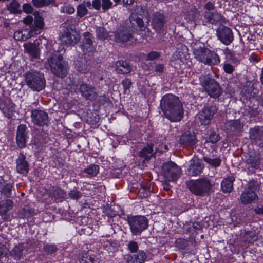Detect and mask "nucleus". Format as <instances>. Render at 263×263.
<instances>
[{"label":"nucleus","instance_id":"38","mask_svg":"<svg viewBox=\"0 0 263 263\" xmlns=\"http://www.w3.org/2000/svg\"><path fill=\"white\" fill-rule=\"evenodd\" d=\"M50 195L56 199L58 198H62L65 196L64 191L60 189L58 187H53L50 190Z\"/></svg>","mask_w":263,"mask_h":263},{"label":"nucleus","instance_id":"14","mask_svg":"<svg viewBox=\"0 0 263 263\" xmlns=\"http://www.w3.org/2000/svg\"><path fill=\"white\" fill-rule=\"evenodd\" d=\"M31 120L32 122L36 125L42 126L46 125L48 122V116L45 111L34 109L31 111Z\"/></svg>","mask_w":263,"mask_h":263},{"label":"nucleus","instance_id":"17","mask_svg":"<svg viewBox=\"0 0 263 263\" xmlns=\"http://www.w3.org/2000/svg\"><path fill=\"white\" fill-rule=\"evenodd\" d=\"M27 249L23 243L15 244L10 250L9 255L15 260H19L25 256Z\"/></svg>","mask_w":263,"mask_h":263},{"label":"nucleus","instance_id":"50","mask_svg":"<svg viewBox=\"0 0 263 263\" xmlns=\"http://www.w3.org/2000/svg\"><path fill=\"white\" fill-rule=\"evenodd\" d=\"M68 195L71 199L78 200L82 196V194L80 191L73 189L69 192Z\"/></svg>","mask_w":263,"mask_h":263},{"label":"nucleus","instance_id":"20","mask_svg":"<svg viewBox=\"0 0 263 263\" xmlns=\"http://www.w3.org/2000/svg\"><path fill=\"white\" fill-rule=\"evenodd\" d=\"M77 261L79 263H100V259L95 254L85 251L78 254Z\"/></svg>","mask_w":263,"mask_h":263},{"label":"nucleus","instance_id":"58","mask_svg":"<svg viewBox=\"0 0 263 263\" xmlns=\"http://www.w3.org/2000/svg\"><path fill=\"white\" fill-rule=\"evenodd\" d=\"M23 10L27 13H30L33 11V8L30 5L28 4H25L23 6Z\"/></svg>","mask_w":263,"mask_h":263},{"label":"nucleus","instance_id":"2","mask_svg":"<svg viewBox=\"0 0 263 263\" xmlns=\"http://www.w3.org/2000/svg\"><path fill=\"white\" fill-rule=\"evenodd\" d=\"M48 62L53 73L60 78L66 76L68 64L63 60V57L58 52L52 53L48 58Z\"/></svg>","mask_w":263,"mask_h":263},{"label":"nucleus","instance_id":"24","mask_svg":"<svg viewBox=\"0 0 263 263\" xmlns=\"http://www.w3.org/2000/svg\"><path fill=\"white\" fill-rule=\"evenodd\" d=\"M203 165L199 160H194L188 168L187 172L190 175L197 176L202 173Z\"/></svg>","mask_w":263,"mask_h":263},{"label":"nucleus","instance_id":"39","mask_svg":"<svg viewBox=\"0 0 263 263\" xmlns=\"http://www.w3.org/2000/svg\"><path fill=\"white\" fill-rule=\"evenodd\" d=\"M259 189V184L254 180H251L248 182L246 185L245 190L250 192H254L256 193V191Z\"/></svg>","mask_w":263,"mask_h":263},{"label":"nucleus","instance_id":"48","mask_svg":"<svg viewBox=\"0 0 263 263\" xmlns=\"http://www.w3.org/2000/svg\"><path fill=\"white\" fill-rule=\"evenodd\" d=\"M61 11L63 13H66L69 14H71L74 13L75 11V9L70 4H65L63 6L61 7Z\"/></svg>","mask_w":263,"mask_h":263},{"label":"nucleus","instance_id":"52","mask_svg":"<svg viewBox=\"0 0 263 263\" xmlns=\"http://www.w3.org/2000/svg\"><path fill=\"white\" fill-rule=\"evenodd\" d=\"M102 1V8L104 10H106L110 9L113 3L110 0H101Z\"/></svg>","mask_w":263,"mask_h":263},{"label":"nucleus","instance_id":"41","mask_svg":"<svg viewBox=\"0 0 263 263\" xmlns=\"http://www.w3.org/2000/svg\"><path fill=\"white\" fill-rule=\"evenodd\" d=\"M99 171V167L97 165H91L84 170V172L92 176H96Z\"/></svg>","mask_w":263,"mask_h":263},{"label":"nucleus","instance_id":"13","mask_svg":"<svg viewBox=\"0 0 263 263\" xmlns=\"http://www.w3.org/2000/svg\"><path fill=\"white\" fill-rule=\"evenodd\" d=\"M216 32L218 39L226 45H229L234 40L233 32L228 27L220 26L217 28Z\"/></svg>","mask_w":263,"mask_h":263},{"label":"nucleus","instance_id":"59","mask_svg":"<svg viewBox=\"0 0 263 263\" xmlns=\"http://www.w3.org/2000/svg\"><path fill=\"white\" fill-rule=\"evenodd\" d=\"M33 22V17L30 16L28 15L26 17L24 18L23 20V22L24 24L26 25H30Z\"/></svg>","mask_w":263,"mask_h":263},{"label":"nucleus","instance_id":"30","mask_svg":"<svg viewBox=\"0 0 263 263\" xmlns=\"http://www.w3.org/2000/svg\"><path fill=\"white\" fill-rule=\"evenodd\" d=\"M24 47L25 52L32 58H37L39 55V49L35 44L27 43L24 44Z\"/></svg>","mask_w":263,"mask_h":263},{"label":"nucleus","instance_id":"31","mask_svg":"<svg viewBox=\"0 0 263 263\" xmlns=\"http://www.w3.org/2000/svg\"><path fill=\"white\" fill-rule=\"evenodd\" d=\"M261 155L260 154L250 155L246 160V162L253 168H258L260 164Z\"/></svg>","mask_w":263,"mask_h":263},{"label":"nucleus","instance_id":"21","mask_svg":"<svg viewBox=\"0 0 263 263\" xmlns=\"http://www.w3.org/2000/svg\"><path fill=\"white\" fill-rule=\"evenodd\" d=\"M26 129L27 127L24 124L20 125L17 128L16 140L17 146L21 148L24 147L26 145L27 138Z\"/></svg>","mask_w":263,"mask_h":263},{"label":"nucleus","instance_id":"45","mask_svg":"<svg viewBox=\"0 0 263 263\" xmlns=\"http://www.w3.org/2000/svg\"><path fill=\"white\" fill-rule=\"evenodd\" d=\"M97 35L98 38L101 40H105L108 38V33L103 27H98L96 29Z\"/></svg>","mask_w":263,"mask_h":263},{"label":"nucleus","instance_id":"5","mask_svg":"<svg viewBox=\"0 0 263 263\" xmlns=\"http://www.w3.org/2000/svg\"><path fill=\"white\" fill-rule=\"evenodd\" d=\"M187 185L192 193L199 196H204L207 194L212 187L210 180L207 178L192 180L189 181Z\"/></svg>","mask_w":263,"mask_h":263},{"label":"nucleus","instance_id":"19","mask_svg":"<svg viewBox=\"0 0 263 263\" xmlns=\"http://www.w3.org/2000/svg\"><path fill=\"white\" fill-rule=\"evenodd\" d=\"M115 40L117 42H126L130 41L133 37L131 31L126 28H120L115 33Z\"/></svg>","mask_w":263,"mask_h":263},{"label":"nucleus","instance_id":"35","mask_svg":"<svg viewBox=\"0 0 263 263\" xmlns=\"http://www.w3.org/2000/svg\"><path fill=\"white\" fill-rule=\"evenodd\" d=\"M13 207V202L12 200L8 199L2 201L0 202V214L5 215L8 211L11 210Z\"/></svg>","mask_w":263,"mask_h":263},{"label":"nucleus","instance_id":"42","mask_svg":"<svg viewBox=\"0 0 263 263\" xmlns=\"http://www.w3.org/2000/svg\"><path fill=\"white\" fill-rule=\"evenodd\" d=\"M203 160L210 165L214 167L219 166L221 163V160L218 158L211 159L207 157H204Z\"/></svg>","mask_w":263,"mask_h":263},{"label":"nucleus","instance_id":"29","mask_svg":"<svg viewBox=\"0 0 263 263\" xmlns=\"http://www.w3.org/2000/svg\"><path fill=\"white\" fill-rule=\"evenodd\" d=\"M180 143L186 145H192L196 143V136L194 133L187 132L180 138Z\"/></svg>","mask_w":263,"mask_h":263},{"label":"nucleus","instance_id":"11","mask_svg":"<svg viewBox=\"0 0 263 263\" xmlns=\"http://www.w3.org/2000/svg\"><path fill=\"white\" fill-rule=\"evenodd\" d=\"M251 142L261 149H263V127L255 126L249 130Z\"/></svg>","mask_w":263,"mask_h":263},{"label":"nucleus","instance_id":"63","mask_svg":"<svg viewBox=\"0 0 263 263\" xmlns=\"http://www.w3.org/2000/svg\"><path fill=\"white\" fill-rule=\"evenodd\" d=\"M254 212L257 214L263 215V206L257 207L254 209Z\"/></svg>","mask_w":263,"mask_h":263},{"label":"nucleus","instance_id":"34","mask_svg":"<svg viewBox=\"0 0 263 263\" xmlns=\"http://www.w3.org/2000/svg\"><path fill=\"white\" fill-rule=\"evenodd\" d=\"M146 258L145 253L143 251H139L137 254L130 256V259H127L128 263H143Z\"/></svg>","mask_w":263,"mask_h":263},{"label":"nucleus","instance_id":"15","mask_svg":"<svg viewBox=\"0 0 263 263\" xmlns=\"http://www.w3.org/2000/svg\"><path fill=\"white\" fill-rule=\"evenodd\" d=\"M81 48L85 55L91 56L96 52V46L92 41V36L89 33H85L84 38L82 44L81 45Z\"/></svg>","mask_w":263,"mask_h":263},{"label":"nucleus","instance_id":"56","mask_svg":"<svg viewBox=\"0 0 263 263\" xmlns=\"http://www.w3.org/2000/svg\"><path fill=\"white\" fill-rule=\"evenodd\" d=\"M223 69L225 72L228 73H231L234 71L233 67L230 64L226 63L223 65Z\"/></svg>","mask_w":263,"mask_h":263},{"label":"nucleus","instance_id":"43","mask_svg":"<svg viewBox=\"0 0 263 263\" xmlns=\"http://www.w3.org/2000/svg\"><path fill=\"white\" fill-rule=\"evenodd\" d=\"M88 13L87 9L84 4H80L77 8V15L80 18L86 15Z\"/></svg>","mask_w":263,"mask_h":263},{"label":"nucleus","instance_id":"37","mask_svg":"<svg viewBox=\"0 0 263 263\" xmlns=\"http://www.w3.org/2000/svg\"><path fill=\"white\" fill-rule=\"evenodd\" d=\"M8 9L11 13H20L21 12L20 5L16 1L13 0L8 6Z\"/></svg>","mask_w":263,"mask_h":263},{"label":"nucleus","instance_id":"49","mask_svg":"<svg viewBox=\"0 0 263 263\" xmlns=\"http://www.w3.org/2000/svg\"><path fill=\"white\" fill-rule=\"evenodd\" d=\"M122 84L124 88V93H127L129 91V89L132 85L131 80L128 78H126L122 81Z\"/></svg>","mask_w":263,"mask_h":263},{"label":"nucleus","instance_id":"51","mask_svg":"<svg viewBox=\"0 0 263 263\" xmlns=\"http://www.w3.org/2000/svg\"><path fill=\"white\" fill-rule=\"evenodd\" d=\"M219 140V136L215 133H211L209 135L207 141L212 143H215Z\"/></svg>","mask_w":263,"mask_h":263},{"label":"nucleus","instance_id":"27","mask_svg":"<svg viewBox=\"0 0 263 263\" xmlns=\"http://www.w3.org/2000/svg\"><path fill=\"white\" fill-rule=\"evenodd\" d=\"M258 199V195L256 192H250L245 190L240 196V200L242 203L248 204L252 203Z\"/></svg>","mask_w":263,"mask_h":263},{"label":"nucleus","instance_id":"57","mask_svg":"<svg viewBox=\"0 0 263 263\" xmlns=\"http://www.w3.org/2000/svg\"><path fill=\"white\" fill-rule=\"evenodd\" d=\"M160 56L159 53L156 51H152L147 55V59L149 60H153Z\"/></svg>","mask_w":263,"mask_h":263},{"label":"nucleus","instance_id":"40","mask_svg":"<svg viewBox=\"0 0 263 263\" xmlns=\"http://www.w3.org/2000/svg\"><path fill=\"white\" fill-rule=\"evenodd\" d=\"M226 126L228 129L234 131L241 128V124L238 120H231L227 122Z\"/></svg>","mask_w":263,"mask_h":263},{"label":"nucleus","instance_id":"61","mask_svg":"<svg viewBox=\"0 0 263 263\" xmlns=\"http://www.w3.org/2000/svg\"><path fill=\"white\" fill-rule=\"evenodd\" d=\"M205 8L208 10H213L214 8V5L212 2H209L205 4Z\"/></svg>","mask_w":263,"mask_h":263},{"label":"nucleus","instance_id":"9","mask_svg":"<svg viewBox=\"0 0 263 263\" xmlns=\"http://www.w3.org/2000/svg\"><path fill=\"white\" fill-rule=\"evenodd\" d=\"M128 224L134 235H139L148 227V219L144 216H135L128 217Z\"/></svg>","mask_w":263,"mask_h":263},{"label":"nucleus","instance_id":"46","mask_svg":"<svg viewBox=\"0 0 263 263\" xmlns=\"http://www.w3.org/2000/svg\"><path fill=\"white\" fill-rule=\"evenodd\" d=\"M198 16V11L196 9H193L188 11L185 18L189 21H194Z\"/></svg>","mask_w":263,"mask_h":263},{"label":"nucleus","instance_id":"60","mask_svg":"<svg viewBox=\"0 0 263 263\" xmlns=\"http://www.w3.org/2000/svg\"><path fill=\"white\" fill-rule=\"evenodd\" d=\"M7 249L5 246L0 247V257L3 256H5L7 254Z\"/></svg>","mask_w":263,"mask_h":263},{"label":"nucleus","instance_id":"16","mask_svg":"<svg viewBox=\"0 0 263 263\" xmlns=\"http://www.w3.org/2000/svg\"><path fill=\"white\" fill-rule=\"evenodd\" d=\"M79 91L86 100L92 101L97 97L95 88L90 84L87 83L81 84L79 86Z\"/></svg>","mask_w":263,"mask_h":263},{"label":"nucleus","instance_id":"47","mask_svg":"<svg viewBox=\"0 0 263 263\" xmlns=\"http://www.w3.org/2000/svg\"><path fill=\"white\" fill-rule=\"evenodd\" d=\"M13 185L11 184H7L2 190V194L7 197H10L11 195Z\"/></svg>","mask_w":263,"mask_h":263},{"label":"nucleus","instance_id":"36","mask_svg":"<svg viewBox=\"0 0 263 263\" xmlns=\"http://www.w3.org/2000/svg\"><path fill=\"white\" fill-rule=\"evenodd\" d=\"M153 145H148L139 152V156L146 160L149 159L153 156Z\"/></svg>","mask_w":263,"mask_h":263},{"label":"nucleus","instance_id":"54","mask_svg":"<svg viewBox=\"0 0 263 263\" xmlns=\"http://www.w3.org/2000/svg\"><path fill=\"white\" fill-rule=\"evenodd\" d=\"M138 244L135 241H131L128 244V249L132 252H136V251L138 250Z\"/></svg>","mask_w":263,"mask_h":263},{"label":"nucleus","instance_id":"10","mask_svg":"<svg viewBox=\"0 0 263 263\" xmlns=\"http://www.w3.org/2000/svg\"><path fill=\"white\" fill-rule=\"evenodd\" d=\"M161 168V175L167 181L176 180L180 175V168L174 162L165 163Z\"/></svg>","mask_w":263,"mask_h":263},{"label":"nucleus","instance_id":"8","mask_svg":"<svg viewBox=\"0 0 263 263\" xmlns=\"http://www.w3.org/2000/svg\"><path fill=\"white\" fill-rule=\"evenodd\" d=\"M142 8L140 6H136L135 9L132 13V15L130 17V22L134 27H136L137 29L144 31V33H142L143 35L145 36V39L147 41H149L152 39V32L151 30L146 28L144 25V23L142 18L138 15L137 11H141Z\"/></svg>","mask_w":263,"mask_h":263},{"label":"nucleus","instance_id":"28","mask_svg":"<svg viewBox=\"0 0 263 263\" xmlns=\"http://www.w3.org/2000/svg\"><path fill=\"white\" fill-rule=\"evenodd\" d=\"M44 25L43 17L39 15H36L34 23L30 26V30L34 35L38 34L40 33V30L43 29Z\"/></svg>","mask_w":263,"mask_h":263},{"label":"nucleus","instance_id":"18","mask_svg":"<svg viewBox=\"0 0 263 263\" xmlns=\"http://www.w3.org/2000/svg\"><path fill=\"white\" fill-rule=\"evenodd\" d=\"M16 169L18 173L24 176L27 175L29 170L28 162L26 160V156L23 153H20L16 160Z\"/></svg>","mask_w":263,"mask_h":263},{"label":"nucleus","instance_id":"6","mask_svg":"<svg viewBox=\"0 0 263 263\" xmlns=\"http://www.w3.org/2000/svg\"><path fill=\"white\" fill-rule=\"evenodd\" d=\"M68 21L64 23L63 30L60 34V40L63 44L66 46H72L79 41L80 35L75 29L68 27Z\"/></svg>","mask_w":263,"mask_h":263},{"label":"nucleus","instance_id":"44","mask_svg":"<svg viewBox=\"0 0 263 263\" xmlns=\"http://www.w3.org/2000/svg\"><path fill=\"white\" fill-rule=\"evenodd\" d=\"M43 249L48 254H52L57 252L58 248L54 244L46 243L44 245Z\"/></svg>","mask_w":263,"mask_h":263},{"label":"nucleus","instance_id":"4","mask_svg":"<svg viewBox=\"0 0 263 263\" xmlns=\"http://www.w3.org/2000/svg\"><path fill=\"white\" fill-rule=\"evenodd\" d=\"M200 82L206 92L211 97L217 98L222 95V89L214 79L209 76H202L200 77Z\"/></svg>","mask_w":263,"mask_h":263},{"label":"nucleus","instance_id":"64","mask_svg":"<svg viewBox=\"0 0 263 263\" xmlns=\"http://www.w3.org/2000/svg\"><path fill=\"white\" fill-rule=\"evenodd\" d=\"M135 0H122L123 4L127 5H132L134 4Z\"/></svg>","mask_w":263,"mask_h":263},{"label":"nucleus","instance_id":"26","mask_svg":"<svg viewBox=\"0 0 263 263\" xmlns=\"http://www.w3.org/2000/svg\"><path fill=\"white\" fill-rule=\"evenodd\" d=\"M241 238L245 243H253L258 238V234L255 230L246 231L241 233Z\"/></svg>","mask_w":263,"mask_h":263},{"label":"nucleus","instance_id":"7","mask_svg":"<svg viewBox=\"0 0 263 263\" xmlns=\"http://www.w3.org/2000/svg\"><path fill=\"white\" fill-rule=\"evenodd\" d=\"M26 84L33 90L40 91L45 86V80L43 74L37 72H28L25 76Z\"/></svg>","mask_w":263,"mask_h":263},{"label":"nucleus","instance_id":"1","mask_svg":"<svg viewBox=\"0 0 263 263\" xmlns=\"http://www.w3.org/2000/svg\"><path fill=\"white\" fill-rule=\"evenodd\" d=\"M160 106L165 117L171 121H179L182 118L183 106L178 97L172 94L164 96Z\"/></svg>","mask_w":263,"mask_h":263},{"label":"nucleus","instance_id":"62","mask_svg":"<svg viewBox=\"0 0 263 263\" xmlns=\"http://www.w3.org/2000/svg\"><path fill=\"white\" fill-rule=\"evenodd\" d=\"M164 69V66L162 64H158L155 67V71L159 72H162Z\"/></svg>","mask_w":263,"mask_h":263},{"label":"nucleus","instance_id":"12","mask_svg":"<svg viewBox=\"0 0 263 263\" xmlns=\"http://www.w3.org/2000/svg\"><path fill=\"white\" fill-rule=\"evenodd\" d=\"M216 105H208L204 107L199 114V119L202 124H209L216 112Z\"/></svg>","mask_w":263,"mask_h":263},{"label":"nucleus","instance_id":"23","mask_svg":"<svg viewBox=\"0 0 263 263\" xmlns=\"http://www.w3.org/2000/svg\"><path fill=\"white\" fill-rule=\"evenodd\" d=\"M165 23V18L163 14L156 13L154 15L152 24L157 32H160L163 30Z\"/></svg>","mask_w":263,"mask_h":263},{"label":"nucleus","instance_id":"3","mask_svg":"<svg viewBox=\"0 0 263 263\" xmlns=\"http://www.w3.org/2000/svg\"><path fill=\"white\" fill-rule=\"evenodd\" d=\"M194 55L199 62L210 66L217 65L220 62L218 55L214 51L206 48L195 49Z\"/></svg>","mask_w":263,"mask_h":263},{"label":"nucleus","instance_id":"53","mask_svg":"<svg viewBox=\"0 0 263 263\" xmlns=\"http://www.w3.org/2000/svg\"><path fill=\"white\" fill-rule=\"evenodd\" d=\"M32 2L33 6L37 8L42 7L46 5L45 0H32Z\"/></svg>","mask_w":263,"mask_h":263},{"label":"nucleus","instance_id":"55","mask_svg":"<svg viewBox=\"0 0 263 263\" xmlns=\"http://www.w3.org/2000/svg\"><path fill=\"white\" fill-rule=\"evenodd\" d=\"M92 6L96 10H99L102 6L101 0H93L92 2Z\"/></svg>","mask_w":263,"mask_h":263},{"label":"nucleus","instance_id":"32","mask_svg":"<svg viewBox=\"0 0 263 263\" xmlns=\"http://www.w3.org/2000/svg\"><path fill=\"white\" fill-rule=\"evenodd\" d=\"M235 180V178L233 176H230L224 178L221 183V189L224 193H230L233 189V182Z\"/></svg>","mask_w":263,"mask_h":263},{"label":"nucleus","instance_id":"22","mask_svg":"<svg viewBox=\"0 0 263 263\" xmlns=\"http://www.w3.org/2000/svg\"><path fill=\"white\" fill-rule=\"evenodd\" d=\"M74 66L77 70L83 73L88 72L90 69V65L85 58L81 57L74 61Z\"/></svg>","mask_w":263,"mask_h":263},{"label":"nucleus","instance_id":"33","mask_svg":"<svg viewBox=\"0 0 263 263\" xmlns=\"http://www.w3.org/2000/svg\"><path fill=\"white\" fill-rule=\"evenodd\" d=\"M34 36L31 31L28 29H22L16 31L14 33V38L17 41H25Z\"/></svg>","mask_w":263,"mask_h":263},{"label":"nucleus","instance_id":"25","mask_svg":"<svg viewBox=\"0 0 263 263\" xmlns=\"http://www.w3.org/2000/svg\"><path fill=\"white\" fill-rule=\"evenodd\" d=\"M115 69L118 73L126 74L131 72L132 66L125 61H119L116 62Z\"/></svg>","mask_w":263,"mask_h":263}]
</instances>
